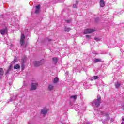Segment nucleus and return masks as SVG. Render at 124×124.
<instances>
[{
  "mask_svg": "<svg viewBox=\"0 0 124 124\" xmlns=\"http://www.w3.org/2000/svg\"><path fill=\"white\" fill-rule=\"evenodd\" d=\"M97 99H95L92 102V106H95V107H99L100 103H101V97L98 95L97 96Z\"/></svg>",
  "mask_w": 124,
  "mask_h": 124,
  "instance_id": "f257e3e1",
  "label": "nucleus"
},
{
  "mask_svg": "<svg viewBox=\"0 0 124 124\" xmlns=\"http://www.w3.org/2000/svg\"><path fill=\"white\" fill-rule=\"evenodd\" d=\"M25 37H26L25 36V35L24 34H21V37L20 39V45L21 46H24V45L25 48H26L27 46H28V43H25Z\"/></svg>",
  "mask_w": 124,
  "mask_h": 124,
  "instance_id": "f03ea898",
  "label": "nucleus"
},
{
  "mask_svg": "<svg viewBox=\"0 0 124 124\" xmlns=\"http://www.w3.org/2000/svg\"><path fill=\"white\" fill-rule=\"evenodd\" d=\"M43 63H44V59H42L40 61H34L33 62L34 66H40V65H42Z\"/></svg>",
  "mask_w": 124,
  "mask_h": 124,
  "instance_id": "7ed1b4c3",
  "label": "nucleus"
},
{
  "mask_svg": "<svg viewBox=\"0 0 124 124\" xmlns=\"http://www.w3.org/2000/svg\"><path fill=\"white\" fill-rule=\"evenodd\" d=\"M37 86H38V83H32L31 85V88H30V91H34L37 88Z\"/></svg>",
  "mask_w": 124,
  "mask_h": 124,
  "instance_id": "20e7f679",
  "label": "nucleus"
},
{
  "mask_svg": "<svg viewBox=\"0 0 124 124\" xmlns=\"http://www.w3.org/2000/svg\"><path fill=\"white\" fill-rule=\"evenodd\" d=\"M95 30L94 29H85L84 31V34H88V33H91V32H94Z\"/></svg>",
  "mask_w": 124,
  "mask_h": 124,
  "instance_id": "39448f33",
  "label": "nucleus"
},
{
  "mask_svg": "<svg viewBox=\"0 0 124 124\" xmlns=\"http://www.w3.org/2000/svg\"><path fill=\"white\" fill-rule=\"evenodd\" d=\"M8 30L7 28H5V29H1L0 30V32L2 35L5 34V33H7Z\"/></svg>",
  "mask_w": 124,
  "mask_h": 124,
  "instance_id": "423d86ee",
  "label": "nucleus"
},
{
  "mask_svg": "<svg viewBox=\"0 0 124 124\" xmlns=\"http://www.w3.org/2000/svg\"><path fill=\"white\" fill-rule=\"evenodd\" d=\"M48 112V110L46 108H44L43 109H41V113L43 114V115H46L47 112Z\"/></svg>",
  "mask_w": 124,
  "mask_h": 124,
  "instance_id": "0eeeda50",
  "label": "nucleus"
},
{
  "mask_svg": "<svg viewBox=\"0 0 124 124\" xmlns=\"http://www.w3.org/2000/svg\"><path fill=\"white\" fill-rule=\"evenodd\" d=\"M35 13H36V14H37L38 13H39V11L40 10V5H38L37 6H35Z\"/></svg>",
  "mask_w": 124,
  "mask_h": 124,
  "instance_id": "6e6552de",
  "label": "nucleus"
},
{
  "mask_svg": "<svg viewBox=\"0 0 124 124\" xmlns=\"http://www.w3.org/2000/svg\"><path fill=\"white\" fill-rule=\"evenodd\" d=\"M4 74V71L2 68H0V79H1V77Z\"/></svg>",
  "mask_w": 124,
  "mask_h": 124,
  "instance_id": "1a4fd4ad",
  "label": "nucleus"
},
{
  "mask_svg": "<svg viewBox=\"0 0 124 124\" xmlns=\"http://www.w3.org/2000/svg\"><path fill=\"white\" fill-rule=\"evenodd\" d=\"M101 115H102V116H106V117H107V120H108V119H109V114H108L107 113H105L103 111H101Z\"/></svg>",
  "mask_w": 124,
  "mask_h": 124,
  "instance_id": "9d476101",
  "label": "nucleus"
},
{
  "mask_svg": "<svg viewBox=\"0 0 124 124\" xmlns=\"http://www.w3.org/2000/svg\"><path fill=\"white\" fill-rule=\"evenodd\" d=\"M12 70V65H10L9 66V68L8 70H7V72L6 73V74H9V72Z\"/></svg>",
  "mask_w": 124,
  "mask_h": 124,
  "instance_id": "9b49d317",
  "label": "nucleus"
},
{
  "mask_svg": "<svg viewBox=\"0 0 124 124\" xmlns=\"http://www.w3.org/2000/svg\"><path fill=\"white\" fill-rule=\"evenodd\" d=\"M100 5L101 7H104V6H105V3H104V0H100Z\"/></svg>",
  "mask_w": 124,
  "mask_h": 124,
  "instance_id": "f8f14e48",
  "label": "nucleus"
},
{
  "mask_svg": "<svg viewBox=\"0 0 124 124\" xmlns=\"http://www.w3.org/2000/svg\"><path fill=\"white\" fill-rule=\"evenodd\" d=\"M59 82V78L58 77H55L54 78V80H53V83L54 84H56V83H58Z\"/></svg>",
  "mask_w": 124,
  "mask_h": 124,
  "instance_id": "ddd939ff",
  "label": "nucleus"
},
{
  "mask_svg": "<svg viewBox=\"0 0 124 124\" xmlns=\"http://www.w3.org/2000/svg\"><path fill=\"white\" fill-rule=\"evenodd\" d=\"M53 63H54L55 64H56V63H58V58L54 57L53 58Z\"/></svg>",
  "mask_w": 124,
  "mask_h": 124,
  "instance_id": "4468645a",
  "label": "nucleus"
},
{
  "mask_svg": "<svg viewBox=\"0 0 124 124\" xmlns=\"http://www.w3.org/2000/svg\"><path fill=\"white\" fill-rule=\"evenodd\" d=\"M115 88H116V89H119L120 87H121V84L119 82H116L115 83Z\"/></svg>",
  "mask_w": 124,
  "mask_h": 124,
  "instance_id": "2eb2a0df",
  "label": "nucleus"
},
{
  "mask_svg": "<svg viewBox=\"0 0 124 124\" xmlns=\"http://www.w3.org/2000/svg\"><path fill=\"white\" fill-rule=\"evenodd\" d=\"M21 66L19 64H16L14 66V69H20Z\"/></svg>",
  "mask_w": 124,
  "mask_h": 124,
  "instance_id": "dca6fc26",
  "label": "nucleus"
},
{
  "mask_svg": "<svg viewBox=\"0 0 124 124\" xmlns=\"http://www.w3.org/2000/svg\"><path fill=\"white\" fill-rule=\"evenodd\" d=\"M78 3H79V2H78V1H76V4L73 5V7L74 8H77V7L78 6Z\"/></svg>",
  "mask_w": 124,
  "mask_h": 124,
  "instance_id": "f3484780",
  "label": "nucleus"
},
{
  "mask_svg": "<svg viewBox=\"0 0 124 124\" xmlns=\"http://www.w3.org/2000/svg\"><path fill=\"white\" fill-rule=\"evenodd\" d=\"M70 98L71 99H73L74 100H76V99L77 98V95H72L70 97Z\"/></svg>",
  "mask_w": 124,
  "mask_h": 124,
  "instance_id": "a211bd4d",
  "label": "nucleus"
},
{
  "mask_svg": "<svg viewBox=\"0 0 124 124\" xmlns=\"http://www.w3.org/2000/svg\"><path fill=\"white\" fill-rule=\"evenodd\" d=\"M71 30V28L68 27H65L64 31L66 32H69V31Z\"/></svg>",
  "mask_w": 124,
  "mask_h": 124,
  "instance_id": "6ab92c4d",
  "label": "nucleus"
},
{
  "mask_svg": "<svg viewBox=\"0 0 124 124\" xmlns=\"http://www.w3.org/2000/svg\"><path fill=\"white\" fill-rule=\"evenodd\" d=\"M101 62V59H95L94 61L93 62L94 63H96V62Z\"/></svg>",
  "mask_w": 124,
  "mask_h": 124,
  "instance_id": "aec40b11",
  "label": "nucleus"
},
{
  "mask_svg": "<svg viewBox=\"0 0 124 124\" xmlns=\"http://www.w3.org/2000/svg\"><path fill=\"white\" fill-rule=\"evenodd\" d=\"M54 89V86L52 85H49L48 86V90L49 91H52Z\"/></svg>",
  "mask_w": 124,
  "mask_h": 124,
  "instance_id": "412c9836",
  "label": "nucleus"
},
{
  "mask_svg": "<svg viewBox=\"0 0 124 124\" xmlns=\"http://www.w3.org/2000/svg\"><path fill=\"white\" fill-rule=\"evenodd\" d=\"M15 99H16V97H12V98L9 99V101H10L11 102L12 101H14Z\"/></svg>",
  "mask_w": 124,
  "mask_h": 124,
  "instance_id": "4be33fe9",
  "label": "nucleus"
},
{
  "mask_svg": "<svg viewBox=\"0 0 124 124\" xmlns=\"http://www.w3.org/2000/svg\"><path fill=\"white\" fill-rule=\"evenodd\" d=\"M98 78V76H94L92 79H94V80H97V79Z\"/></svg>",
  "mask_w": 124,
  "mask_h": 124,
  "instance_id": "5701e85b",
  "label": "nucleus"
},
{
  "mask_svg": "<svg viewBox=\"0 0 124 124\" xmlns=\"http://www.w3.org/2000/svg\"><path fill=\"white\" fill-rule=\"evenodd\" d=\"M94 40H96V41H99V40H100V39H99V38H97V37H95Z\"/></svg>",
  "mask_w": 124,
  "mask_h": 124,
  "instance_id": "b1692460",
  "label": "nucleus"
},
{
  "mask_svg": "<svg viewBox=\"0 0 124 124\" xmlns=\"http://www.w3.org/2000/svg\"><path fill=\"white\" fill-rule=\"evenodd\" d=\"M66 22L67 24H70V23H71V20H66Z\"/></svg>",
  "mask_w": 124,
  "mask_h": 124,
  "instance_id": "393cba45",
  "label": "nucleus"
},
{
  "mask_svg": "<svg viewBox=\"0 0 124 124\" xmlns=\"http://www.w3.org/2000/svg\"><path fill=\"white\" fill-rule=\"evenodd\" d=\"M98 21H99V18L97 17V18H96L95 19V22H98Z\"/></svg>",
  "mask_w": 124,
  "mask_h": 124,
  "instance_id": "a878e982",
  "label": "nucleus"
},
{
  "mask_svg": "<svg viewBox=\"0 0 124 124\" xmlns=\"http://www.w3.org/2000/svg\"><path fill=\"white\" fill-rule=\"evenodd\" d=\"M86 38H88L89 39H90V38H91V36H90V35H86Z\"/></svg>",
  "mask_w": 124,
  "mask_h": 124,
  "instance_id": "bb28decb",
  "label": "nucleus"
},
{
  "mask_svg": "<svg viewBox=\"0 0 124 124\" xmlns=\"http://www.w3.org/2000/svg\"><path fill=\"white\" fill-rule=\"evenodd\" d=\"M21 67H22V69L23 70V68H24V67H25V66L24 65V64L22 65Z\"/></svg>",
  "mask_w": 124,
  "mask_h": 124,
  "instance_id": "cd10ccee",
  "label": "nucleus"
},
{
  "mask_svg": "<svg viewBox=\"0 0 124 124\" xmlns=\"http://www.w3.org/2000/svg\"><path fill=\"white\" fill-rule=\"evenodd\" d=\"M65 74L66 75H68V71H66Z\"/></svg>",
  "mask_w": 124,
  "mask_h": 124,
  "instance_id": "c85d7f7f",
  "label": "nucleus"
},
{
  "mask_svg": "<svg viewBox=\"0 0 124 124\" xmlns=\"http://www.w3.org/2000/svg\"><path fill=\"white\" fill-rule=\"evenodd\" d=\"M85 124H90V123L89 122H87Z\"/></svg>",
  "mask_w": 124,
  "mask_h": 124,
  "instance_id": "c756f323",
  "label": "nucleus"
},
{
  "mask_svg": "<svg viewBox=\"0 0 124 124\" xmlns=\"http://www.w3.org/2000/svg\"><path fill=\"white\" fill-rule=\"evenodd\" d=\"M48 41H51V39H48Z\"/></svg>",
  "mask_w": 124,
  "mask_h": 124,
  "instance_id": "7c9ffc66",
  "label": "nucleus"
},
{
  "mask_svg": "<svg viewBox=\"0 0 124 124\" xmlns=\"http://www.w3.org/2000/svg\"><path fill=\"white\" fill-rule=\"evenodd\" d=\"M122 121H124V117L122 118Z\"/></svg>",
  "mask_w": 124,
  "mask_h": 124,
  "instance_id": "2f4dec72",
  "label": "nucleus"
},
{
  "mask_svg": "<svg viewBox=\"0 0 124 124\" xmlns=\"http://www.w3.org/2000/svg\"><path fill=\"white\" fill-rule=\"evenodd\" d=\"M121 124H124V122H122Z\"/></svg>",
  "mask_w": 124,
  "mask_h": 124,
  "instance_id": "473e14b6",
  "label": "nucleus"
},
{
  "mask_svg": "<svg viewBox=\"0 0 124 124\" xmlns=\"http://www.w3.org/2000/svg\"><path fill=\"white\" fill-rule=\"evenodd\" d=\"M28 124H31V123H29Z\"/></svg>",
  "mask_w": 124,
  "mask_h": 124,
  "instance_id": "72a5a7b5",
  "label": "nucleus"
}]
</instances>
